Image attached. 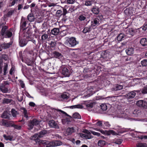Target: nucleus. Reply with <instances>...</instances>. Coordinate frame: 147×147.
I'll use <instances>...</instances> for the list:
<instances>
[{
	"label": "nucleus",
	"instance_id": "20",
	"mask_svg": "<svg viewBox=\"0 0 147 147\" xmlns=\"http://www.w3.org/2000/svg\"><path fill=\"white\" fill-rule=\"evenodd\" d=\"M28 20L30 22H33L35 20V18L32 13H30L27 16Z\"/></svg>",
	"mask_w": 147,
	"mask_h": 147
},
{
	"label": "nucleus",
	"instance_id": "25",
	"mask_svg": "<svg viewBox=\"0 0 147 147\" xmlns=\"http://www.w3.org/2000/svg\"><path fill=\"white\" fill-rule=\"evenodd\" d=\"M0 90L3 93H7L8 91L7 88L5 86V85L3 84L0 85Z\"/></svg>",
	"mask_w": 147,
	"mask_h": 147
},
{
	"label": "nucleus",
	"instance_id": "46",
	"mask_svg": "<svg viewBox=\"0 0 147 147\" xmlns=\"http://www.w3.org/2000/svg\"><path fill=\"white\" fill-rule=\"evenodd\" d=\"M26 63L28 65L32 66L33 64V62L30 60H26Z\"/></svg>",
	"mask_w": 147,
	"mask_h": 147
},
{
	"label": "nucleus",
	"instance_id": "33",
	"mask_svg": "<svg viewBox=\"0 0 147 147\" xmlns=\"http://www.w3.org/2000/svg\"><path fill=\"white\" fill-rule=\"evenodd\" d=\"M119 117L123 118L125 119H127L128 117L127 115L123 111L121 112L120 114H119Z\"/></svg>",
	"mask_w": 147,
	"mask_h": 147
},
{
	"label": "nucleus",
	"instance_id": "6",
	"mask_svg": "<svg viewBox=\"0 0 147 147\" xmlns=\"http://www.w3.org/2000/svg\"><path fill=\"white\" fill-rule=\"evenodd\" d=\"M84 132L85 134H80V136L86 139H90L93 138L92 136L91 133L88 130H85L84 131Z\"/></svg>",
	"mask_w": 147,
	"mask_h": 147
},
{
	"label": "nucleus",
	"instance_id": "61",
	"mask_svg": "<svg viewBox=\"0 0 147 147\" xmlns=\"http://www.w3.org/2000/svg\"><path fill=\"white\" fill-rule=\"evenodd\" d=\"M29 105L31 107H34L35 106V104L33 102H30L29 103Z\"/></svg>",
	"mask_w": 147,
	"mask_h": 147
},
{
	"label": "nucleus",
	"instance_id": "60",
	"mask_svg": "<svg viewBox=\"0 0 147 147\" xmlns=\"http://www.w3.org/2000/svg\"><path fill=\"white\" fill-rule=\"evenodd\" d=\"M97 125L101 127L102 126V124L101 121H99L96 123Z\"/></svg>",
	"mask_w": 147,
	"mask_h": 147
},
{
	"label": "nucleus",
	"instance_id": "16",
	"mask_svg": "<svg viewBox=\"0 0 147 147\" xmlns=\"http://www.w3.org/2000/svg\"><path fill=\"white\" fill-rule=\"evenodd\" d=\"M51 110H52L53 112H55L56 111L57 112H60L63 114L65 115L66 116L69 117L71 118V116L67 114L66 112L61 110L59 109H55L53 108H51Z\"/></svg>",
	"mask_w": 147,
	"mask_h": 147
},
{
	"label": "nucleus",
	"instance_id": "56",
	"mask_svg": "<svg viewBox=\"0 0 147 147\" xmlns=\"http://www.w3.org/2000/svg\"><path fill=\"white\" fill-rule=\"evenodd\" d=\"M19 82L20 83V85L21 87L22 88H24V83L23 81L21 80H20Z\"/></svg>",
	"mask_w": 147,
	"mask_h": 147
},
{
	"label": "nucleus",
	"instance_id": "22",
	"mask_svg": "<svg viewBox=\"0 0 147 147\" xmlns=\"http://www.w3.org/2000/svg\"><path fill=\"white\" fill-rule=\"evenodd\" d=\"M125 51L128 55H131L134 53V49L132 47L128 48Z\"/></svg>",
	"mask_w": 147,
	"mask_h": 147
},
{
	"label": "nucleus",
	"instance_id": "57",
	"mask_svg": "<svg viewBox=\"0 0 147 147\" xmlns=\"http://www.w3.org/2000/svg\"><path fill=\"white\" fill-rule=\"evenodd\" d=\"M86 107L88 108H92L93 107V103H92L86 105Z\"/></svg>",
	"mask_w": 147,
	"mask_h": 147
},
{
	"label": "nucleus",
	"instance_id": "49",
	"mask_svg": "<svg viewBox=\"0 0 147 147\" xmlns=\"http://www.w3.org/2000/svg\"><path fill=\"white\" fill-rule=\"evenodd\" d=\"M56 42L54 41H51L50 43V45L52 47H54L56 45Z\"/></svg>",
	"mask_w": 147,
	"mask_h": 147
},
{
	"label": "nucleus",
	"instance_id": "51",
	"mask_svg": "<svg viewBox=\"0 0 147 147\" xmlns=\"http://www.w3.org/2000/svg\"><path fill=\"white\" fill-rule=\"evenodd\" d=\"M92 4L91 1H85V5L87 6H90Z\"/></svg>",
	"mask_w": 147,
	"mask_h": 147
},
{
	"label": "nucleus",
	"instance_id": "21",
	"mask_svg": "<svg viewBox=\"0 0 147 147\" xmlns=\"http://www.w3.org/2000/svg\"><path fill=\"white\" fill-rule=\"evenodd\" d=\"M91 11L94 14L97 15L99 12V9L97 7L94 6L91 9Z\"/></svg>",
	"mask_w": 147,
	"mask_h": 147
},
{
	"label": "nucleus",
	"instance_id": "11",
	"mask_svg": "<svg viewBox=\"0 0 147 147\" xmlns=\"http://www.w3.org/2000/svg\"><path fill=\"white\" fill-rule=\"evenodd\" d=\"M62 74L65 77H69L70 75V72L68 69L66 67L62 68Z\"/></svg>",
	"mask_w": 147,
	"mask_h": 147
},
{
	"label": "nucleus",
	"instance_id": "1",
	"mask_svg": "<svg viewBox=\"0 0 147 147\" xmlns=\"http://www.w3.org/2000/svg\"><path fill=\"white\" fill-rule=\"evenodd\" d=\"M1 34L2 36H4L5 38H9L12 36L11 32L8 30V27L6 26H3L1 32Z\"/></svg>",
	"mask_w": 147,
	"mask_h": 147
},
{
	"label": "nucleus",
	"instance_id": "37",
	"mask_svg": "<svg viewBox=\"0 0 147 147\" xmlns=\"http://www.w3.org/2000/svg\"><path fill=\"white\" fill-rule=\"evenodd\" d=\"M7 67H8L7 64L6 63H5V65L4 66V67H3V71H4L3 74L4 75H5L7 73Z\"/></svg>",
	"mask_w": 147,
	"mask_h": 147
},
{
	"label": "nucleus",
	"instance_id": "47",
	"mask_svg": "<svg viewBox=\"0 0 147 147\" xmlns=\"http://www.w3.org/2000/svg\"><path fill=\"white\" fill-rule=\"evenodd\" d=\"M101 109L103 111H106L107 109V107L105 104H102L100 105Z\"/></svg>",
	"mask_w": 147,
	"mask_h": 147
},
{
	"label": "nucleus",
	"instance_id": "63",
	"mask_svg": "<svg viewBox=\"0 0 147 147\" xmlns=\"http://www.w3.org/2000/svg\"><path fill=\"white\" fill-rule=\"evenodd\" d=\"M62 11L60 10H58L57 11V13H56L57 14V15H60V16H61V15L62 14Z\"/></svg>",
	"mask_w": 147,
	"mask_h": 147
},
{
	"label": "nucleus",
	"instance_id": "4",
	"mask_svg": "<svg viewBox=\"0 0 147 147\" xmlns=\"http://www.w3.org/2000/svg\"><path fill=\"white\" fill-rule=\"evenodd\" d=\"M40 121L37 119H34L31 120L29 121L28 124V126L29 127L30 129H32L34 125H38Z\"/></svg>",
	"mask_w": 147,
	"mask_h": 147
},
{
	"label": "nucleus",
	"instance_id": "35",
	"mask_svg": "<svg viewBox=\"0 0 147 147\" xmlns=\"http://www.w3.org/2000/svg\"><path fill=\"white\" fill-rule=\"evenodd\" d=\"M73 117L75 119H80L81 118L80 115L78 113H75L73 114Z\"/></svg>",
	"mask_w": 147,
	"mask_h": 147
},
{
	"label": "nucleus",
	"instance_id": "12",
	"mask_svg": "<svg viewBox=\"0 0 147 147\" xmlns=\"http://www.w3.org/2000/svg\"><path fill=\"white\" fill-rule=\"evenodd\" d=\"M12 41H11L8 43L4 42L1 45V46L3 49H6L9 48L12 45Z\"/></svg>",
	"mask_w": 147,
	"mask_h": 147
},
{
	"label": "nucleus",
	"instance_id": "13",
	"mask_svg": "<svg viewBox=\"0 0 147 147\" xmlns=\"http://www.w3.org/2000/svg\"><path fill=\"white\" fill-rule=\"evenodd\" d=\"M136 91L130 92L126 94L125 97L127 99H131L134 98L136 95V93L135 92Z\"/></svg>",
	"mask_w": 147,
	"mask_h": 147
},
{
	"label": "nucleus",
	"instance_id": "10",
	"mask_svg": "<svg viewBox=\"0 0 147 147\" xmlns=\"http://www.w3.org/2000/svg\"><path fill=\"white\" fill-rule=\"evenodd\" d=\"M48 124L49 126L51 127H54L57 129L59 128V126L53 120H51L49 121V122Z\"/></svg>",
	"mask_w": 147,
	"mask_h": 147
},
{
	"label": "nucleus",
	"instance_id": "27",
	"mask_svg": "<svg viewBox=\"0 0 147 147\" xmlns=\"http://www.w3.org/2000/svg\"><path fill=\"white\" fill-rule=\"evenodd\" d=\"M21 112L23 113L24 117L26 118H28V112L26 109L23 107L21 108Z\"/></svg>",
	"mask_w": 147,
	"mask_h": 147
},
{
	"label": "nucleus",
	"instance_id": "14",
	"mask_svg": "<svg viewBox=\"0 0 147 147\" xmlns=\"http://www.w3.org/2000/svg\"><path fill=\"white\" fill-rule=\"evenodd\" d=\"M136 105L139 107H146V103L145 101L140 100L137 101Z\"/></svg>",
	"mask_w": 147,
	"mask_h": 147
},
{
	"label": "nucleus",
	"instance_id": "36",
	"mask_svg": "<svg viewBox=\"0 0 147 147\" xmlns=\"http://www.w3.org/2000/svg\"><path fill=\"white\" fill-rule=\"evenodd\" d=\"M11 122H9V123H7L6 121L5 120H3L2 123L3 125L6 126L7 127H10V124L9 123H11Z\"/></svg>",
	"mask_w": 147,
	"mask_h": 147
},
{
	"label": "nucleus",
	"instance_id": "31",
	"mask_svg": "<svg viewBox=\"0 0 147 147\" xmlns=\"http://www.w3.org/2000/svg\"><path fill=\"white\" fill-rule=\"evenodd\" d=\"M53 145V146H57L61 145L62 143L60 141H55L51 142Z\"/></svg>",
	"mask_w": 147,
	"mask_h": 147
},
{
	"label": "nucleus",
	"instance_id": "62",
	"mask_svg": "<svg viewBox=\"0 0 147 147\" xmlns=\"http://www.w3.org/2000/svg\"><path fill=\"white\" fill-rule=\"evenodd\" d=\"M122 142L120 140H117L115 142V143L118 144H120Z\"/></svg>",
	"mask_w": 147,
	"mask_h": 147
},
{
	"label": "nucleus",
	"instance_id": "43",
	"mask_svg": "<svg viewBox=\"0 0 147 147\" xmlns=\"http://www.w3.org/2000/svg\"><path fill=\"white\" fill-rule=\"evenodd\" d=\"M141 64L143 66H147V60L144 59L141 62Z\"/></svg>",
	"mask_w": 147,
	"mask_h": 147
},
{
	"label": "nucleus",
	"instance_id": "7",
	"mask_svg": "<svg viewBox=\"0 0 147 147\" xmlns=\"http://www.w3.org/2000/svg\"><path fill=\"white\" fill-rule=\"evenodd\" d=\"M102 18V16H99L96 18L94 19L93 21L91 22V25L93 26L98 25L99 24V20H101Z\"/></svg>",
	"mask_w": 147,
	"mask_h": 147
},
{
	"label": "nucleus",
	"instance_id": "50",
	"mask_svg": "<svg viewBox=\"0 0 147 147\" xmlns=\"http://www.w3.org/2000/svg\"><path fill=\"white\" fill-rule=\"evenodd\" d=\"M67 30H63L61 32V36H63L67 34Z\"/></svg>",
	"mask_w": 147,
	"mask_h": 147
},
{
	"label": "nucleus",
	"instance_id": "42",
	"mask_svg": "<svg viewBox=\"0 0 147 147\" xmlns=\"http://www.w3.org/2000/svg\"><path fill=\"white\" fill-rule=\"evenodd\" d=\"M86 18L84 15H81L78 17V19L80 21L85 20Z\"/></svg>",
	"mask_w": 147,
	"mask_h": 147
},
{
	"label": "nucleus",
	"instance_id": "8",
	"mask_svg": "<svg viewBox=\"0 0 147 147\" xmlns=\"http://www.w3.org/2000/svg\"><path fill=\"white\" fill-rule=\"evenodd\" d=\"M34 140L35 141L36 143L40 145L41 146H45V145H47V146L50 143L49 141L46 140H41L39 139H36Z\"/></svg>",
	"mask_w": 147,
	"mask_h": 147
},
{
	"label": "nucleus",
	"instance_id": "30",
	"mask_svg": "<svg viewBox=\"0 0 147 147\" xmlns=\"http://www.w3.org/2000/svg\"><path fill=\"white\" fill-rule=\"evenodd\" d=\"M69 108L73 109H75V108H78V109H82L83 108V107L82 105L80 104H78L76 105H73L71 106H69Z\"/></svg>",
	"mask_w": 147,
	"mask_h": 147
},
{
	"label": "nucleus",
	"instance_id": "38",
	"mask_svg": "<svg viewBox=\"0 0 147 147\" xmlns=\"http://www.w3.org/2000/svg\"><path fill=\"white\" fill-rule=\"evenodd\" d=\"M90 31V27H85L83 29L82 32L83 33H86L87 32H89Z\"/></svg>",
	"mask_w": 147,
	"mask_h": 147
},
{
	"label": "nucleus",
	"instance_id": "19",
	"mask_svg": "<svg viewBox=\"0 0 147 147\" xmlns=\"http://www.w3.org/2000/svg\"><path fill=\"white\" fill-rule=\"evenodd\" d=\"M53 54H54V57L56 58L59 59H62L63 57V55L58 52L54 51L53 53Z\"/></svg>",
	"mask_w": 147,
	"mask_h": 147
},
{
	"label": "nucleus",
	"instance_id": "40",
	"mask_svg": "<svg viewBox=\"0 0 147 147\" xmlns=\"http://www.w3.org/2000/svg\"><path fill=\"white\" fill-rule=\"evenodd\" d=\"M14 10H10L6 14V16L7 17L11 16L14 13Z\"/></svg>",
	"mask_w": 147,
	"mask_h": 147
},
{
	"label": "nucleus",
	"instance_id": "15",
	"mask_svg": "<svg viewBox=\"0 0 147 147\" xmlns=\"http://www.w3.org/2000/svg\"><path fill=\"white\" fill-rule=\"evenodd\" d=\"M75 131V130L74 127H68L66 130L65 134L67 135H70L74 132Z\"/></svg>",
	"mask_w": 147,
	"mask_h": 147
},
{
	"label": "nucleus",
	"instance_id": "28",
	"mask_svg": "<svg viewBox=\"0 0 147 147\" xmlns=\"http://www.w3.org/2000/svg\"><path fill=\"white\" fill-rule=\"evenodd\" d=\"M9 124H10V127H13L15 129L20 130L21 129V126L14 124L12 121L11 122V123H9Z\"/></svg>",
	"mask_w": 147,
	"mask_h": 147
},
{
	"label": "nucleus",
	"instance_id": "2",
	"mask_svg": "<svg viewBox=\"0 0 147 147\" xmlns=\"http://www.w3.org/2000/svg\"><path fill=\"white\" fill-rule=\"evenodd\" d=\"M65 43L68 46L71 47H74L78 43L76 38L74 37H71L67 39Z\"/></svg>",
	"mask_w": 147,
	"mask_h": 147
},
{
	"label": "nucleus",
	"instance_id": "55",
	"mask_svg": "<svg viewBox=\"0 0 147 147\" xmlns=\"http://www.w3.org/2000/svg\"><path fill=\"white\" fill-rule=\"evenodd\" d=\"M75 1V0H67V3L68 4H73Z\"/></svg>",
	"mask_w": 147,
	"mask_h": 147
},
{
	"label": "nucleus",
	"instance_id": "64",
	"mask_svg": "<svg viewBox=\"0 0 147 147\" xmlns=\"http://www.w3.org/2000/svg\"><path fill=\"white\" fill-rule=\"evenodd\" d=\"M53 145L51 142L49 143L46 146V147H53Z\"/></svg>",
	"mask_w": 147,
	"mask_h": 147
},
{
	"label": "nucleus",
	"instance_id": "26",
	"mask_svg": "<svg viewBox=\"0 0 147 147\" xmlns=\"http://www.w3.org/2000/svg\"><path fill=\"white\" fill-rule=\"evenodd\" d=\"M123 88V86L122 85L117 84L115 85L113 89L115 91H117L122 89Z\"/></svg>",
	"mask_w": 147,
	"mask_h": 147
},
{
	"label": "nucleus",
	"instance_id": "9",
	"mask_svg": "<svg viewBox=\"0 0 147 147\" xmlns=\"http://www.w3.org/2000/svg\"><path fill=\"white\" fill-rule=\"evenodd\" d=\"M26 22L25 18L22 17L21 22L20 29L22 30H24L26 29Z\"/></svg>",
	"mask_w": 147,
	"mask_h": 147
},
{
	"label": "nucleus",
	"instance_id": "44",
	"mask_svg": "<svg viewBox=\"0 0 147 147\" xmlns=\"http://www.w3.org/2000/svg\"><path fill=\"white\" fill-rule=\"evenodd\" d=\"M141 92L144 94L147 93V85L143 88Z\"/></svg>",
	"mask_w": 147,
	"mask_h": 147
},
{
	"label": "nucleus",
	"instance_id": "45",
	"mask_svg": "<svg viewBox=\"0 0 147 147\" xmlns=\"http://www.w3.org/2000/svg\"><path fill=\"white\" fill-rule=\"evenodd\" d=\"M48 36L47 34H44L41 36V40H42L47 39L48 38Z\"/></svg>",
	"mask_w": 147,
	"mask_h": 147
},
{
	"label": "nucleus",
	"instance_id": "59",
	"mask_svg": "<svg viewBox=\"0 0 147 147\" xmlns=\"http://www.w3.org/2000/svg\"><path fill=\"white\" fill-rule=\"evenodd\" d=\"M104 125L107 127H109L111 125L108 122H105Z\"/></svg>",
	"mask_w": 147,
	"mask_h": 147
},
{
	"label": "nucleus",
	"instance_id": "3",
	"mask_svg": "<svg viewBox=\"0 0 147 147\" xmlns=\"http://www.w3.org/2000/svg\"><path fill=\"white\" fill-rule=\"evenodd\" d=\"M47 133V131L45 130H43L40 131L39 134H36L32 137L31 139L32 140L39 139V138L43 137Z\"/></svg>",
	"mask_w": 147,
	"mask_h": 147
},
{
	"label": "nucleus",
	"instance_id": "52",
	"mask_svg": "<svg viewBox=\"0 0 147 147\" xmlns=\"http://www.w3.org/2000/svg\"><path fill=\"white\" fill-rule=\"evenodd\" d=\"M20 43L21 47H23L26 44V43L24 42V41L23 40H21L20 41Z\"/></svg>",
	"mask_w": 147,
	"mask_h": 147
},
{
	"label": "nucleus",
	"instance_id": "17",
	"mask_svg": "<svg viewBox=\"0 0 147 147\" xmlns=\"http://www.w3.org/2000/svg\"><path fill=\"white\" fill-rule=\"evenodd\" d=\"M11 114L7 111L4 112L1 115V117L4 119H9L11 117Z\"/></svg>",
	"mask_w": 147,
	"mask_h": 147
},
{
	"label": "nucleus",
	"instance_id": "39",
	"mask_svg": "<svg viewBox=\"0 0 147 147\" xmlns=\"http://www.w3.org/2000/svg\"><path fill=\"white\" fill-rule=\"evenodd\" d=\"M105 144V142L103 140H99L98 142V146L100 147L103 146Z\"/></svg>",
	"mask_w": 147,
	"mask_h": 147
},
{
	"label": "nucleus",
	"instance_id": "41",
	"mask_svg": "<svg viewBox=\"0 0 147 147\" xmlns=\"http://www.w3.org/2000/svg\"><path fill=\"white\" fill-rule=\"evenodd\" d=\"M11 113L13 117H16V115L17 114V112L16 110L13 109H12L11 110Z\"/></svg>",
	"mask_w": 147,
	"mask_h": 147
},
{
	"label": "nucleus",
	"instance_id": "58",
	"mask_svg": "<svg viewBox=\"0 0 147 147\" xmlns=\"http://www.w3.org/2000/svg\"><path fill=\"white\" fill-rule=\"evenodd\" d=\"M67 10L66 9H63V13L61 15V16L63 15V16H65L67 13Z\"/></svg>",
	"mask_w": 147,
	"mask_h": 147
},
{
	"label": "nucleus",
	"instance_id": "29",
	"mask_svg": "<svg viewBox=\"0 0 147 147\" xmlns=\"http://www.w3.org/2000/svg\"><path fill=\"white\" fill-rule=\"evenodd\" d=\"M106 134L108 135H110L112 134L114 136H117L118 135L117 133L115 131L113 130H110L109 131H106Z\"/></svg>",
	"mask_w": 147,
	"mask_h": 147
},
{
	"label": "nucleus",
	"instance_id": "34",
	"mask_svg": "<svg viewBox=\"0 0 147 147\" xmlns=\"http://www.w3.org/2000/svg\"><path fill=\"white\" fill-rule=\"evenodd\" d=\"M3 137L5 139L7 140H9L10 141H11L13 138V137L12 136H7L5 134L3 135Z\"/></svg>",
	"mask_w": 147,
	"mask_h": 147
},
{
	"label": "nucleus",
	"instance_id": "24",
	"mask_svg": "<svg viewBox=\"0 0 147 147\" xmlns=\"http://www.w3.org/2000/svg\"><path fill=\"white\" fill-rule=\"evenodd\" d=\"M140 43L143 46H147V39L145 38H142L140 41Z\"/></svg>",
	"mask_w": 147,
	"mask_h": 147
},
{
	"label": "nucleus",
	"instance_id": "53",
	"mask_svg": "<svg viewBox=\"0 0 147 147\" xmlns=\"http://www.w3.org/2000/svg\"><path fill=\"white\" fill-rule=\"evenodd\" d=\"M61 98H62L63 99H65L68 98V97L66 94H64L61 95Z\"/></svg>",
	"mask_w": 147,
	"mask_h": 147
},
{
	"label": "nucleus",
	"instance_id": "32",
	"mask_svg": "<svg viewBox=\"0 0 147 147\" xmlns=\"http://www.w3.org/2000/svg\"><path fill=\"white\" fill-rule=\"evenodd\" d=\"M137 147H147V144L145 143H138L136 144Z\"/></svg>",
	"mask_w": 147,
	"mask_h": 147
},
{
	"label": "nucleus",
	"instance_id": "5",
	"mask_svg": "<svg viewBox=\"0 0 147 147\" xmlns=\"http://www.w3.org/2000/svg\"><path fill=\"white\" fill-rule=\"evenodd\" d=\"M137 32V29L131 28L127 29L126 32V36L127 37H130L133 36Z\"/></svg>",
	"mask_w": 147,
	"mask_h": 147
},
{
	"label": "nucleus",
	"instance_id": "48",
	"mask_svg": "<svg viewBox=\"0 0 147 147\" xmlns=\"http://www.w3.org/2000/svg\"><path fill=\"white\" fill-rule=\"evenodd\" d=\"M11 100L7 98H5L3 100V103H4L8 104L11 102Z\"/></svg>",
	"mask_w": 147,
	"mask_h": 147
},
{
	"label": "nucleus",
	"instance_id": "18",
	"mask_svg": "<svg viewBox=\"0 0 147 147\" xmlns=\"http://www.w3.org/2000/svg\"><path fill=\"white\" fill-rule=\"evenodd\" d=\"M59 32V29L58 28H54L51 31V33L53 35H56L58 34Z\"/></svg>",
	"mask_w": 147,
	"mask_h": 147
},
{
	"label": "nucleus",
	"instance_id": "54",
	"mask_svg": "<svg viewBox=\"0 0 147 147\" xmlns=\"http://www.w3.org/2000/svg\"><path fill=\"white\" fill-rule=\"evenodd\" d=\"M91 132L92 134L94 135H96L97 136H99L100 135V134L99 133L95 132L94 131H91Z\"/></svg>",
	"mask_w": 147,
	"mask_h": 147
},
{
	"label": "nucleus",
	"instance_id": "23",
	"mask_svg": "<svg viewBox=\"0 0 147 147\" xmlns=\"http://www.w3.org/2000/svg\"><path fill=\"white\" fill-rule=\"evenodd\" d=\"M127 37L126 35H125L123 33H121L117 36V39L118 41H121L123 40L124 38H126Z\"/></svg>",
	"mask_w": 147,
	"mask_h": 147
}]
</instances>
